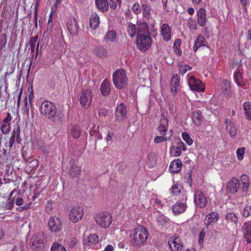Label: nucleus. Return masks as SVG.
Here are the masks:
<instances>
[{
  "label": "nucleus",
  "instance_id": "33",
  "mask_svg": "<svg viewBox=\"0 0 251 251\" xmlns=\"http://www.w3.org/2000/svg\"><path fill=\"white\" fill-rule=\"evenodd\" d=\"M233 78L238 86L243 87L245 85V82L243 79L242 73L239 70H236L234 71Z\"/></svg>",
  "mask_w": 251,
  "mask_h": 251
},
{
  "label": "nucleus",
  "instance_id": "7",
  "mask_svg": "<svg viewBox=\"0 0 251 251\" xmlns=\"http://www.w3.org/2000/svg\"><path fill=\"white\" fill-rule=\"evenodd\" d=\"M84 216V211L82 207L74 206L70 210L69 213L70 220L73 223L81 221Z\"/></svg>",
  "mask_w": 251,
  "mask_h": 251
},
{
  "label": "nucleus",
  "instance_id": "9",
  "mask_svg": "<svg viewBox=\"0 0 251 251\" xmlns=\"http://www.w3.org/2000/svg\"><path fill=\"white\" fill-rule=\"evenodd\" d=\"M48 225L49 229L51 232H59L62 228V224L61 220L55 216L50 218Z\"/></svg>",
  "mask_w": 251,
  "mask_h": 251
},
{
  "label": "nucleus",
  "instance_id": "32",
  "mask_svg": "<svg viewBox=\"0 0 251 251\" xmlns=\"http://www.w3.org/2000/svg\"><path fill=\"white\" fill-rule=\"evenodd\" d=\"M243 230L244 237L249 243H251V221L244 224Z\"/></svg>",
  "mask_w": 251,
  "mask_h": 251
},
{
  "label": "nucleus",
  "instance_id": "3",
  "mask_svg": "<svg viewBox=\"0 0 251 251\" xmlns=\"http://www.w3.org/2000/svg\"><path fill=\"white\" fill-rule=\"evenodd\" d=\"M112 78L113 84L118 89H124L127 84L128 78L123 69L116 70L113 74Z\"/></svg>",
  "mask_w": 251,
  "mask_h": 251
},
{
  "label": "nucleus",
  "instance_id": "14",
  "mask_svg": "<svg viewBox=\"0 0 251 251\" xmlns=\"http://www.w3.org/2000/svg\"><path fill=\"white\" fill-rule=\"evenodd\" d=\"M64 119V114L61 110L58 109L57 107L48 119L50 122L57 124L62 123Z\"/></svg>",
  "mask_w": 251,
  "mask_h": 251
},
{
  "label": "nucleus",
  "instance_id": "25",
  "mask_svg": "<svg viewBox=\"0 0 251 251\" xmlns=\"http://www.w3.org/2000/svg\"><path fill=\"white\" fill-rule=\"evenodd\" d=\"M197 21L199 25L201 27L205 26L206 20V13L204 9L200 8L197 11Z\"/></svg>",
  "mask_w": 251,
  "mask_h": 251
},
{
  "label": "nucleus",
  "instance_id": "49",
  "mask_svg": "<svg viewBox=\"0 0 251 251\" xmlns=\"http://www.w3.org/2000/svg\"><path fill=\"white\" fill-rule=\"evenodd\" d=\"M99 126L96 127L95 126H94L92 129L90 131V135L91 136H95V139L96 140L101 139L102 138V136L101 134H99Z\"/></svg>",
  "mask_w": 251,
  "mask_h": 251
},
{
  "label": "nucleus",
  "instance_id": "20",
  "mask_svg": "<svg viewBox=\"0 0 251 251\" xmlns=\"http://www.w3.org/2000/svg\"><path fill=\"white\" fill-rule=\"evenodd\" d=\"M187 201V198H185L184 201H177L173 206L172 210L175 215H178L182 213H183L187 208V204L186 201Z\"/></svg>",
  "mask_w": 251,
  "mask_h": 251
},
{
  "label": "nucleus",
  "instance_id": "23",
  "mask_svg": "<svg viewBox=\"0 0 251 251\" xmlns=\"http://www.w3.org/2000/svg\"><path fill=\"white\" fill-rule=\"evenodd\" d=\"M180 84L179 76L178 75H174L171 81V92L173 96H175L178 91Z\"/></svg>",
  "mask_w": 251,
  "mask_h": 251
},
{
  "label": "nucleus",
  "instance_id": "45",
  "mask_svg": "<svg viewBox=\"0 0 251 251\" xmlns=\"http://www.w3.org/2000/svg\"><path fill=\"white\" fill-rule=\"evenodd\" d=\"M12 132L15 134L17 143L18 144H21L22 140L21 137V130L20 127L19 126H17V127L14 128Z\"/></svg>",
  "mask_w": 251,
  "mask_h": 251
},
{
  "label": "nucleus",
  "instance_id": "64",
  "mask_svg": "<svg viewBox=\"0 0 251 251\" xmlns=\"http://www.w3.org/2000/svg\"><path fill=\"white\" fill-rule=\"evenodd\" d=\"M10 66L8 67L7 71L5 72V75H9L14 72L15 67L13 65H9Z\"/></svg>",
  "mask_w": 251,
  "mask_h": 251
},
{
  "label": "nucleus",
  "instance_id": "39",
  "mask_svg": "<svg viewBox=\"0 0 251 251\" xmlns=\"http://www.w3.org/2000/svg\"><path fill=\"white\" fill-rule=\"evenodd\" d=\"M68 134L74 139H78L81 134V130L77 126H74L69 130Z\"/></svg>",
  "mask_w": 251,
  "mask_h": 251
},
{
  "label": "nucleus",
  "instance_id": "6",
  "mask_svg": "<svg viewBox=\"0 0 251 251\" xmlns=\"http://www.w3.org/2000/svg\"><path fill=\"white\" fill-rule=\"evenodd\" d=\"M93 95L90 89H83L81 91L79 101L81 106L84 108H89L91 105Z\"/></svg>",
  "mask_w": 251,
  "mask_h": 251
},
{
  "label": "nucleus",
  "instance_id": "30",
  "mask_svg": "<svg viewBox=\"0 0 251 251\" xmlns=\"http://www.w3.org/2000/svg\"><path fill=\"white\" fill-rule=\"evenodd\" d=\"M38 39V36L36 35L31 37L29 39V45L30 47L31 53H33L36 48V57L38 54L39 43L37 44Z\"/></svg>",
  "mask_w": 251,
  "mask_h": 251
},
{
  "label": "nucleus",
  "instance_id": "44",
  "mask_svg": "<svg viewBox=\"0 0 251 251\" xmlns=\"http://www.w3.org/2000/svg\"><path fill=\"white\" fill-rule=\"evenodd\" d=\"M7 42V35L5 33H1L0 35V51L5 50Z\"/></svg>",
  "mask_w": 251,
  "mask_h": 251
},
{
  "label": "nucleus",
  "instance_id": "21",
  "mask_svg": "<svg viewBox=\"0 0 251 251\" xmlns=\"http://www.w3.org/2000/svg\"><path fill=\"white\" fill-rule=\"evenodd\" d=\"M126 107L123 103H120L117 107L115 112V116L118 121H123L126 118Z\"/></svg>",
  "mask_w": 251,
  "mask_h": 251
},
{
  "label": "nucleus",
  "instance_id": "60",
  "mask_svg": "<svg viewBox=\"0 0 251 251\" xmlns=\"http://www.w3.org/2000/svg\"><path fill=\"white\" fill-rule=\"evenodd\" d=\"M28 91L29 94L28 95V96L27 97V100L32 101L34 96L33 86L32 85L28 88Z\"/></svg>",
  "mask_w": 251,
  "mask_h": 251
},
{
  "label": "nucleus",
  "instance_id": "40",
  "mask_svg": "<svg viewBox=\"0 0 251 251\" xmlns=\"http://www.w3.org/2000/svg\"><path fill=\"white\" fill-rule=\"evenodd\" d=\"M245 116L247 120H251V103L247 101L243 103Z\"/></svg>",
  "mask_w": 251,
  "mask_h": 251
},
{
  "label": "nucleus",
  "instance_id": "1",
  "mask_svg": "<svg viewBox=\"0 0 251 251\" xmlns=\"http://www.w3.org/2000/svg\"><path fill=\"white\" fill-rule=\"evenodd\" d=\"M139 34L136 38V45L138 50L146 51L151 46V38L149 34V27L146 22L139 24Z\"/></svg>",
  "mask_w": 251,
  "mask_h": 251
},
{
  "label": "nucleus",
  "instance_id": "54",
  "mask_svg": "<svg viewBox=\"0 0 251 251\" xmlns=\"http://www.w3.org/2000/svg\"><path fill=\"white\" fill-rule=\"evenodd\" d=\"M181 187L178 184H174L170 189L171 193L174 195H178L181 191Z\"/></svg>",
  "mask_w": 251,
  "mask_h": 251
},
{
  "label": "nucleus",
  "instance_id": "56",
  "mask_svg": "<svg viewBox=\"0 0 251 251\" xmlns=\"http://www.w3.org/2000/svg\"><path fill=\"white\" fill-rule=\"evenodd\" d=\"M15 141H16V137L15 134H13L12 132L9 141L8 143H7L5 144V147H8L10 149L13 148V147L14 146Z\"/></svg>",
  "mask_w": 251,
  "mask_h": 251
},
{
  "label": "nucleus",
  "instance_id": "8",
  "mask_svg": "<svg viewBox=\"0 0 251 251\" xmlns=\"http://www.w3.org/2000/svg\"><path fill=\"white\" fill-rule=\"evenodd\" d=\"M188 83L191 90L194 91L201 92L205 90L204 84L194 76L189 78Z\"/></svg>",
  "mask_w": 251,
  "mask_h": 251
},
{
  "label": "nucleus",
  "instance_id": "29",
  "mask_svg": "<svg viewBox=\"0 0 251 251\" xmlns=\"http://www.w3.org/2000/svg\"><path fill=\"white\" fill-rule=\"evenodd\" d=\"M182 162L179 159L173 161L169 166V170L172 173H178L181 170Z\"/></svg>",
  "mask_w": 251,
  "mask_h": 251
},
{
  "label": "nucleus",
  "instance_id": "42",
  "mask_svg": "<svg viewBox=\"0 0 251 251\" xmlns=\"http://www.w3.org/2000/svg\"><path fill=\"white\" fill-rule=\"evenodd\" d=\"M240 180L242 185V189L244 191H247L250 184L249 176L245 174H243L241 176Z\"/></svg>",
  "mask_w": 251,
  "mask_h": 251
},
{
  "label": "nucleus",
  "instance_id": "2",
  "mask_svg": "<svg viewBox=\"0 0 251 251\" xmlns=\"http://www.w3.org/2000/svg\"><path fill=\"white\" fill-rule=\"evenodd\" d=\"M149 233L147 229L140 225L133 229L130 235V244L132 247H138L147 241Z\"/></svg>",
  "mask_w": 251,
  "mask_h": 251
},
{
  "label": "nucleus",
  "instance_id": "27",
  "mask_svg": "<svg viewBox=\"0 0 251 251\" xmlns=\"http://www.w3.org/2000/svg\"><path fill=\"white\" fill-rule=\"evenodd\" d=\"M100 90L103 96H107L111 93V84L109 80L106 78L101 83Z\"/></svg>",
  "mask_w": 251,
  "mask_h": 251
},
{
  "label": "nucleus",
  "instance_id": "62",
  "mask_svg": "<svg viewBox=\"0 0 251 251\" xmlns=\"http://www.w3.org/2000/svg\"><path fill=\"white\" fill-rule=\"evenodd\" d=\"M188 25L191 29H197V25L193 20L189 19L188 22Z\"/></svg>",
  "mask_w": 251,
  "mask_h": 251
},
{
  "label": "nucleus",
  "instance_id": "26",
  "mask_svg": "<svg viewBox=\"0 0 251 251\" xmlns=\"http://www.w3.org/2000/svg\"><path fill=\"white\" fill-rule=\"evenodd\" d=\"M18 192L19 194L20 192L16 189H14L9 194V198L4 202L2 203V207L4 210H11L13 208L14 204V198L11 199L13 195L15 193Z\"/></svg>",
  "mask_w": 251,
  "mask_h": 251
},
{
  "label": "nucleus",
  "instance_id": "63",
  "mask_svg": "<svg viewBox=\"0 0 251 251\" xmlns=\"http://www.w3.org/2000/svg\"><path fill=\"white\" fill-rule=\"evenodd\" d=\"M205 235V233L203 230L200 232L198 238V242L200 244L203 243Z\"/></svg>",
  "mask_w": 251,
  "mask_h": 251
},
{
  "label": "nucleus",
  "instance_id": "38",
  "mask_svg": "<svg viewBox=\"0 0 251 251\" xmlns=\"http://www.w3.org/2000/svg\"><path fill=\"white\" fill-rule=\"evenodd\" d=\"M206 40L202 35H199L195 40V44L193 46V50L196 52L198 49L201 47L204 46Z\"/></svg>",
  "mask_w": 251,
  "mask_h": 251
},
{
  "label": "nucleus",
  "instance_id": "52",
  "mask_svg": "<svg viewBox=\"0 0 251 251\" xmlns=\"http://www.w3.org/2000/svg\"><path fill=\"white\" fill-rule=\"evenodd\" d=\"M245 151L246 148L245 147L239 148L236 150L237 157L239 161H242L244 159Z\"/></svg>",
  "mask_w": 251,
  "mask_h": 251
},
{
  "label": "nucleus",
  "instance_id": "57",
  "mask_svg": "<svg viewBox=\"0 0 251 251\" xmlns=\"http://www.w3.org/2000/svg\"><path fill=\"white\" fill-rule=\"evenodd\" d=\"M10 124H6L3 123L1 126L0 127V130L4 134H7L10 130Z\"/></svg>",
  "mask_w": 251,
  "mask_h": 251
},
{
  "label": "nucleus",
  "instance_id": "43",
  "mask_svg": "<svg viewBox=\"0 0 251 251\" xmlns=\"http://www.w3.org/2000/svg\"><path fill=\"white\" fill-rule=\"evenodd\" d=\"M94 51L96 55L99 57L103 58L107 55V50L102 46L96 47Z\"/></svg>",
  "mask_w": 251,
  "mask_h": 251
},
{
  "label": "nucleus",
  "instance_id": "5",
  "mask_svg": "<svg viewBox=\"0 0 251 251\" xmlns=\"http://www.w3.org/2000/svg\"><path fill=\"white\" fill-rule=\"evenodd\" d=\"M56 107L55 104L50 101H43L39 107L41 117L48 120Z\"/></svg>",
  "mask_w": 251,
  "mask_h": 251
},
{
  "label": "nucleus",
  "instance_id": "36",
  "mask_svg": "<svg viewBox=\"0 0 251 251\" xmlns=\"http://www.w3.org/2000/svg\"><path fill=\"white\" fill-rule=\"evenodd\" d=\"M100 17L96 13H92L90 18V26L92 29H95L99 25Z\"/></svg>",
  "mask_w": 251,
  "mask_h": 251
},
{
  "label": "nucleus",
  "instance_id": "10",
  "mask_svg": "<svg viewBox=\"0 0 251 251\" xmlns=\"http://www.w3.org/2000/svg\"><path fill=\"white\" fill-rule=\"evenodd\" d=\"M169 247L173 251H182L184 250L183 243L178 237H173L168 241Z\"/></svg>",
  "mask_w": 251,
  "mask_h": 251
},
{
  "label": "nucleus",
  "instance_id": "53",
  "mask_svg": "<svg viewBox=\"0 0 251 251\" xmlns=\"http://www.w3.org/2000/svg\"><path fill=\"white\" fill-rule=\"evenodd\" d=\"M242 216L244 218H248L251 216V206L246 205L241 212Z\"/></svg>",
  "mask_w": 251,
  "mask_h": 251
},
{
  "label": "nucleus",
  "instance_id": "15",
  "mask_svg": "<svg viewBox=\"0 0 251 251\" xmlns=\"http://www.w3.org/2000/svg\"><path fill=\"white\" fill-rule=\"evenodd\" d=\"M45 241V234L42 232L37 233L31 239L32 246L35 248H41L43 247Z\"/></svg>",
  "mask_w": 251,
  "mask_h": 251
},
{
  "label": "nucleus",
  "instance_id": "34",
  "mask_svg": "<svg viewBox=\"0 0 251 251\" xmlns=\"http://www.w3.org/2000/svg\"><path fill=\"white\" fill-rule=\"evenodd\" d=\"M95 4L100 12H104L108 10L109 4L107 0H95Z\"/></svg>",
  "mask_w": 251,
  "mask_h": 251
},
{
  "label": "nucleus",
  "instance_id": "19",
  "mask_svg": "<svg viewBox=\"0 0 251 251\" xmlns=\"http://www.w3.org/2000/svg\"><path fill=\"white\" fill-rule=\"evenodd\" d=\"M240 182L236 177H232L227 183V191L231 194L237 193L239 189Z\"/></svg>",
  "mask_w": 251,
  "mask_h": 251
},
{
  "label": "nucleus",
  "instance_id": "35",
  "mask_svg": "<svg viewBox=\"0 0 251 251\" xmlns=\"http://www.w3.org/2000/svg\"><path fill=\"white\" fill-rule=\"evenodd\" d=\"M202 117L201 112L200 110H195L192 113V121L198 126L201 125Z\"/></svg>",
  "mask_w": 251,
  "mask_h": 251
},
{
  "label": "nucleus",
  "instance_id": "12",
  "mask_svg": "<svg viewBox=\"0 0 251 251\" xmlns=\"http://www.w3.org/2000/svg\"><path fill=\"white\" fill-rule=\"evenodd\" d=\"M66 25L71 35H77L79 27L77 21L75 17L73 16L70 17L67 20Z\"/></svg>",
  "mask_w": 251,
  "mask_h": 251
},
{
  "label": "nucleus",
  "instance_id": "61",
  "mask_svg": "<svg viewBox=\"0 0 251 251\" xmlns=\"http://www.w3.org/2000/svg\"><path fill=\"white\" fill-rule=\"evenodd\" d=\"M31 204V202L28 203L23 206L17 207L16 210L19 212H22L28 209Z\"/></svg>",
  "mask_w": 251,
  "mask_h": 251
},
{
  "label": "nucleus",
  "instance_id": "24",
  "mask_svg": "<svg viewBox=\"0 0 251 251\" xmlns=\"http://www.w3.org/2000/svg\"><path fill=\"white\" fill-rule=\"evenodd\" d=\"M163 118L160 120L159 124L157 128V131L160 135H166L168 128V120L163 115Z\"/></svg>",
  "mask_w": 251,
  "mask_h": 251
},
{
  "label": "nucleus",
  "instance_id": "17",
  "mask_svg": "<svg viewBox=\"0 0 251 251\" xmlns=\"http://www.w3.org/2000/svg\"><path fill=\"white\" fill-rule=\"evenodd\" d=\"M99 241V237L97 234H90L83 240V244L87 247H94Z\"/></svg>",
  "mask_w": 251,
  "mask_h": 251
},
{
  "label": "nucleus",
  "instance_id": "13",
  "mask_svg": "<svg viewBox=\"0 0 251 251\" xmlns=\"http://www.w3.org/2000/svg\"><path fill=\"white\" fill-rule=\"evenodd\" d=\"M64 119V114L61 110L58 109L57 107L48 119L50 122L57 124L62 123Z\"/></svg>",
  "mask_w": 251,
  "mask_h": 251
},
{
  "label": "nucleus",
  "instance_id": "50",
  "mask_svg": "<svg viewBox=\"0 0 251 251\" xmlns=\"http://www.w3.org/2000/svg\"><path fill=\"white\" fill-rule=\"evenodd\" d=\"M170 154L174 157H178L181 154V151L180 148L176 146L171 147L170 151Z\"/></svg>",
  "mask_w": 251,
  "mask_h": 251
},
{
  "label": "nucleus",
  "instance_id": "18",
  "mask_svg": "<svg viewBox=\"0 0 251 251\" xmlns=\"http://www.w3.org/2000/svg\"><path fill=\"white\" fill-rule=\"evenodd\" d=\"M160 35L163 40L168 42L171 39L172 28L168 24H163L161 26Z\"/></svg>",
  "mask_w": 251,
  "mask_h": 251
},
{
  "label": "nucleus",
  "instance_id": "59",
  "mask_svg": "<svg viewBox=\"0 0 251 251\" xmlns=\"http://www.w3.org/2000/svg\"><path fill=\"white\" fill-rule=\"evenodd\" d=\"M121 1V0H109L108 4L111 9H115Z\"/></svg>",
  "mask_w": 251,
  "mask_h": 251
},
{
  "label": "nucleus",
  "instance_id": "48",
  "mask_svg": "<svg viewBox=\"0 0 251 251\" xmlns=\"http://www.w3.org/2000/svg\"><path fill=\"white\" fill-rule=\"evenodd\" d=\"M170 140H171L170 137H167L164 135H160V136H156L155 137L153 141L155 144H159Z\"/></svg>",
  "mask_w": 251,
  "mask_h": 251
},
{
  "label": "nucleus",
  "instance_id": "46",
  "mask_svg": "<svg viewBox=\"0 0 251 251\" xmlns=\"http://www.w3.org/2000/svg\"><path fill=\"white\" fill-rule=\"evenodd\" d=\"M81 170L78 167L76 166H73V167L70 169L69 172L73 177L77 176L80 175Z\"/></svg>",
  "mask_w": 251,
  "mask_h": 251
},
{
  "label": "nucleus",
  "instance_id": "37",
  "mask_svg": "<svg viewBox=\"0 0 251 251\" xmlns=\"http://www.w3.org/2000/svg\"><path fill=\"white\" fill-rule=\"evenodd\" d=\"M117 39V34L116 32L111 30L108 31L105 34L104 38L102 40L103 42H115Z\"/></svg>",
  "mask_w": 251,
  "mask_h": 251
},
{
  "label": "nucleus",
  "instance_id": "55",
  "mask_svg": "<svg viewBox=\"0 0 251 251\" xmlns=\"http://www.w3.org/2000/svg\"><path fill=\"white\" fill-rule=\"evenodd\" d=\"M182 137L188 145H191L193 144V140L187 132H183L182 133Z\"/></svg>",
  "mask_w": 251,
  "mask_h": 251
},
{
  "label": "nucleus",
  "instance_id": "58",
  "mask_svg": "<svg viewBox=\"0 0 251 251\" xmlns=\"http://www.w3.org/2000/svg\"><path fill=\"white\" fill-rule=\"evenodd\" d=\"M142 6L141 7L140 4L138 2L135 3L132 7V12L137 15L141 13Z\"/></svg>",
  "mask_w": 251,
  "mask_h": 251
},
{
  "label": "nucleus",
  "instance_id": "4",
  "mask_svg": "<svg viewBox=\"0 0 251 251\" xmlns=\"http://www.w3.org/2000/svg\"><path fill=\"white\" fill-rule=\"evenodd\" d=\"M112 216L107 212H102L97 214L95 221L98 225L104 228H108L112 222Z\"/></svg>",
  "mask_w": 251,
  "mask_h": 251
},
{
  "label": "nucleus",
  "instance_id": "51",
  "mask_svg": "<svg viewBox=\"0 0 251 251\" xmlns=\"http://www.w3.org/2000/svg\"><path fill=\"white\" fill-rule=\"evenodd\" d=\"M50 251H66V250L61 244L54 242L51 246Z\"/></svg>",
  "mask_w": 251,
  "mask_h": 251
},
{
  "label": "nucleus",
  "instance_id": "31",
  "mask_svg": "<svg viewBox=\"0 0 251 251\" xmlns=\"http://www.w3.org/2000/svg\"><path fill=\"white\" fill-rule=\"evenodd\" d=\"M142 9L143 16L144 18L148 20L152 19V9L149 2L142 3Z\"/></svg>",
  "mask_w": 251,
  "mask_h": 251
},
{
  "label": "nucleus",
  "instance_id": "16",
  "mask_svg": "<svg viewBox=\"0 0 251 251\" xmlns=\"http://www.w3.org/2000/svg\"><path fill=\"white\" fill-rule=\"evenodd\" d=\"M219 214L216 212H211L205 217L204 220V225L206 227L214 225L217 222L219 219Z\"/></svg>",
  "mask_w": 251,
  "mask_h": 251
},
{
  "label": "nucleus",
  "instance_id": "28",
  "mask_svg": "<svg viewBox=\"0 0 251 251\" xmlns=\"http://www.w3.org/2000/svg\"><path fill=\"white\" fill-rule=\"evenodd\" d=\"M143 22H145L141 21H140L139 22H138V21L137 22L138 27H137L136 25H135L133 24H132L131 23L128 24V27L127 28V32L131 38H133L135 36H137L139 34H140V33H139V24L140 23H143Z\"/></svg>",
  "mask_w": 251,
  "mask_h": 251
},
{
  "label": "nucleus",
  "instance_id": "41",
  "mask_svg": "<svg viewBox=\"0 0 251 251\" xmlns=\"http://www.w3.org/2000/svg\"><path fill=\"white\" fill-rule=\"evenodd\" d=\"M24 106L25 108L23 114L24 115H25L27 117H28L29 116V109L30 108H31L32 111V108L33 106L32 101L27 100V96H26L24 99Z\"/></svg>",
  "mask_w": 251,
  "mask_h": 251
},
{
  "label": "nucleus",
  "instance_id": "22",
  "mask_svg": "<svg viewBox=\"0 0 251 251\" xmlns=\"http://www.w3.org/2000/svg\"><path fill=\"white\" fill-rule=\"evenodd\" d=\"M226 129L230 137L234 138L237 135V129L233 122L230 119H226L225 121Z\"/></svg>",
  "mask_w": 251,
  "mask_h": 251
},
{
  "label": "nucleus",
  "instance_id": "11",
  "mask_svg": "<svg viewBox=\"0 0 251 251\" xmlns=\"http://www.w3.org/2000/svg\"><path fill=\"white\" fill-rule=\"evenodd\" d=\"M194 202L199 208H204L207 203V200L202 192L196 190L194 194Z\"/></svg>",
  "mask_w": 251,
  "mask_h": 251
},
{
  "label": "nucleus",
  "instance_id": "47",
  "mask_svg": "<svg viewBox=\"0 0 251 251\" xmlns=\"http://www.w3.org/2000/svg\"><path fill=\"white\" fill-rule=\"evenodd\" d=\"M225 219L228 222H230L236 224L238 222V217L234 213H227L225 216Z\"/></svg>",
  "mask_w": 251,
  "mask_h": 251
}]
</instances>
